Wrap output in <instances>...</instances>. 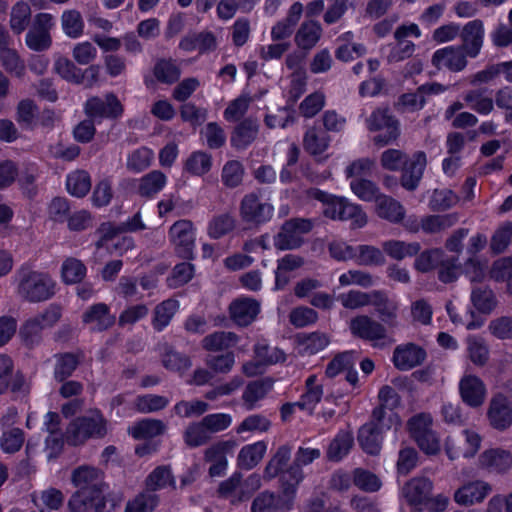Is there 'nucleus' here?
I'll return each mask as SVG.
<instances>
[{"label": "nucleus", "instance_id": "33", "mask_svg": "<svg viewBox=\"0 0 512 512\" xmlns=\"http://www.w3.org/2000/svg\"><path fill=\"white\" fill-rule=\"evenodd\" d=\"M331 142L330 136L321 128L312 126L306 130L303 136L304 150L314 156H322Z\"/></svg>", "mask_w": 512, "mask_h": 512}, {"label": "nucleus", "instance_id": "12", "mask_svg": "<svg viewBox=\"0 0 512 512\" xmlns=\"http://www.w3.org/2000/svg\"><path fill=\"white\" fill-rule=\"evenodd\" d=\"M84 112L93 120L117 118L123 113V106L115 94L107 93L104 98H89L84 104Z\"/></svg>", "mask_w": 512, "mask_h": 512}, {"label": "nucleus", "instance_id": "46", "mask_svg": "<svg viewBox=\"0 0 512 512\" xmlns=\"http://www.w3.org/2000/svg\"><path fill=\"white\" fill-rule=\"evenodd\" d=\"M31 22V8L26 2H17L10 12V28L19 35L26 30Z\"/></svg>", "mask_w": 512, "mask_h": 512}, {"label": "nucleus", "instance_id": "8", "mask_svg": "<svg viewBox=\"0 0 512 512\" xmlns=\"http://www.w3.org/2000/svg\"><path fill=\"white\" fill-rule=\"evenodd\" d=\"M169 241L177 255L183 259H192L195 247V228L187 219L173 223L168 231Z\"/></svg>", "mask_w": 512, "mask_h": 512}, {"label": "nucleus", "instance_id": "25", "mask_svg": "<svg viewBox=\"0 0 512 512\" xmlns=\"http://www.w3.org/2000/svg\"><path fill=\"white\" fill-rule=\"evenodd\" d=\"M425 358V350L413 343L399 345L393 352V363L401 371H407L422 364Z\"/></svg>", "mask_w": 512, "mask_h": 512}, {"label": "nucleus", "instance_id": "58", "mask_svg": "<svg viewBox=\"0 0 512 512\" xmlns=\"http://www.w3.org/2000/svg\"><path fill=\"white\" fill-rule=\"evenodd\" d=\"M245 169L238 160L227 161L221 171V181L227 188H236L242 184Z\"/></svg>", "mask_w": 512, "mask_h": 512}, {"label": "nucleus", "instance_id": "40", "mask_svg": "<svg viewBox=\"0 0 512 512\" xmlns=\"http://www.w3.org/2000/svg\"><path fill=\"white\" fill-rule=\"evenodd\" d=\"M166 182L163 172L153 170L140 178L137 192L142 197H153L164 188Z\"/></svg>", "mask_w": 512, "mask_h": 512}, {"label": "nucleus", "instance_id": "22", "mask_svg": "<svg viewBox=\"0 0 512 512\" xmlns=\"http://www.w3.org/2000/svg\"><path fill=\"white\" fill-rule=\"evenodd\" d=\"M115 320V316L111 314L109 306L105 303H96L82 314V322L92 331L97 332L111 328Z\"/></svg>", "mask_w": 512, "mask_h": 512}, {"label": "nucleus", "instance_id": "35", "mask_svg": "<svg viewBox=\"0 0 512 512\" xmlns=\"http://www.w3.org/2000/svg\"><path fill=\"white\" fill-rule=\"evenodd\" d=\"M266 451L267 444L264 441L244 445L237 455V466L244 470L253 469L264 458Z\"/></svg>", "mask_w": 512, "mask_h": 512}, {"label": "nucleus", "instance_id": "2", "mask_svg": "<svg viewBox=\"0 0 512 512\" xmlns=\"http://www.w3.org/2000/svg\"><path fill=\"white\" fill-rule=\"evenodd\" d=\"M17 294L30 303H39L51 299L56 292V282L46 272L21 269L18 272Z\"/></svg>", "mask_w": 512, "mask_h": 512}, {"label": "nucleus", "instance_id": "59", "mask_svg": "<svg viewBox=\"0 0 512 512\" xmlns=\"http://www.w3.org/2000/svg\"><path fill=\"white\" fill-rule=\"evenodd\" d=\"M457 221L456 214L427 215L422 217V231L427 234L438 233L453 226Z\"/></svg>", "mask_w": 512, "mask_h": 512}, {"label": "nucleus", "instance_id": "57", "mask_svg": "<svg viewBox=\"0 0 512 512\" xmlns=\"http://www.w3.org/2000/svg\"><path fill=\"white\" fill-rule=\"evenodd\" d=\"M471 301L473 306L482 313L491 312L496 305L494 294L486 285L473 286Z\"/></svg>", "mask_w": 512, "mask_h": 512}, {"label": "nucleus", "instance_id": "36", "mask_svg": "<svg viewBox=\"0 0 512 512\" xmlns=\"http://www.w3.org/2000/svg\"><path fill=\"white\" fill-rule=\"evenodd\" d=\"M179 47L187 52L197 50L199 53H206L216 49L217 40L212 32L205 31L185 36L180 41Z\"/></svg>", "mask_w": 512, "mask_h": 512}, {"label": "nucleus", "instance_id": "18", "mask_svg": "<svg viewBox=\"0 0 512 512\" xmlns=\"http://www.w3.org/2000/svg\"><path fill=\"white\" fill-rule=\"evenodd\" d=\"M71 481L78 490H84L90 494L97 493L104 487L103 472L89 465H82L74 469Z\"/></svg>", "mask_w": 512, "mask_h": 512}, {"label": "nucleus", "instance_id": "30", "mask_svg": "<svg viewBox=\"0 0 512 512\" xmlns=\"http://www.w3.org/2000/svg\"><path fill=\"white\" fill-rule=\"evenodd\" d=\"M483 37V22L479 19L468 22L461 33L463 51L471 58L476 57L481 50Z\"/></svg>", "mask_w": 512, "mask_h": 512}, {"label": "nucleus", "instance_id": "42", "mask_svg": "<svg viewBox=\"0 0 512 512\" xmlns=\"http://www.w3.org/2000/svg\"><path fill=\"white\" fill-rule=\"evenodd\" d=\"M54 376L58 381H64L75 371L83 358V353H63L55 356Z\"/></svg>", "mask_w": 512, "mask_h": 512}, {"label": "nucleus", "instance_id": "5", "mask_svg": "<svg viewBox=\"0 0 512 512\" xmlns=\"http://www.w3.org/2000/svg\"><path fill=\"white\" fill-rule=\"evenodd\" d=\"M54 26V18L49 13L35 15L32 25L25 37L26 46L35 52H43L52 46L51 29Z\"/></svg>", "mask_w": 512, "mask_h": 512}, {"label": "nucleus", "instance_id": "52", "mask_svg": "<svg viewBox=\"0 0 512 512\" xmlns=\"http://www.w3.org/2000/svg\"><path fill=\"white\" fill-rule=\"evenodd\" d=\"M31 496L36 506L42 505L49 510H59L65 501L63 492L54 487H49L40 492H34Z\"/></svg>", "mask_w": 512, "mask_h": 512}, {"label": "nucleus", "instance_id": "11", "mask_svg": "<svg viewBox=\"0 0 512 512\" xmlns=\"http://www.w3.org/2000/svg\"><path fill=\"white\" fill-rule=\"evenodd\" d=\"M237 442L234 439L219 440L208 446L204 451V460L210 463L208 473L211 477L225 474L228 466L227 454L234 451Z\"/></svg>", "mask_w": 512, "mask_h": 512}, {"label": "nucleus", "instance_id": "41", "mask_svg": "<svg viewBox=\"0 0 512 512\" xmlns=\"http://www.w3.org/2000/svg\"><path fill=\"white\" fill-rule=\"evenodd\" d=\"M383 431L374 428L373 425L364 424L358 432V442L362 449L371 455L380 452Z\"/></svg>", "mask_w": 512, "mask_h": 512}, {"label": "nucleus", "instance_id": "45", "mask_svg": "<svg viewBox=\"0 0 512 512\" xmlns=\"http://www.w3.org/2000/svg\"><path fill=\"white\" fill-rule=\"evenodd\" d=\"M66 187L71 195L84 197L91 189V177L85 170H75L67 175Z\"/></svg>", "mask_w": 512, "mask_h": 512}, {"label": "nucleus", "instance_id": "32", "mask_svg": "<svg viewBox=\"0 0 512 512\" xmlns=\"http://www.w3.org/2000/svg\"><path fill=\"white\" fill-rule=\"evenodd\" d=\"M463 100L467 107L480 115H488L494 110V100L486 88H476L466 91Z\"/></svg>", "mask_w": 512, "mask_h": 512}, {"label": "nucleus", "instance_id": "54", "mask_svg": "<svg viewBox=\"0 0 512 512\" xmlns=\"http://www.w3.org/2000/svg\"><path fill=\"white\" fill-rule=\"evenodd\" d=\"M291 457V447L289 445L280 446L271 457L264 469V478L271 480L282 472Z\"/></svg>", "mask_w": 512, "mask_h": 512}, {"label": "nucleus", "instance_id": "51", "mask_svg": "<svg viewBox=\"0 0 512 512\" xmlns=\"http://www.w3.org/2000/svg\"><path fill=\"white\" fill-rule=\"evenodd\" d=\"M155 78L164 84H173L180 78L181 70L173 59H160L153 68Z\"/></svg>", "mask_w": 512, "mask_h": 512}, {"label": "nucleus", "instance_id": "19", "mask_svg": "<svg viewBox=\"0 0 512 512\" xmlns=\"http://www.w3.org/2000/svg\"><path fill=\"white\" fill-rule=\"evenodd\" d=\"M433 489V483L426 477H415L405 484L403 494L415 512L422 511Z\"/></svg>", "mask_w": 512, "mask_h": 512}, {"label": "nucleus", "instance_id": "3", "mask_svg": "<svg viewBox=\"0 0 512 512\" xmlns=\"http://www.w3.org/2000/svg\"><path fill=\"white\" fill-rule=\"evenodd\" d=\"M108 432V421L99 410H90L75 418L67 427L65 439L68 444L77 446L90 438H103Z\"/></svg>", "mask_w": 512, "mask_h": 512}, {"label": "nucleus", "instance_id": "60", "mask_svg": "<svg viewBox=\"0 0 512 512\" xmlns=\"http://www.w3.org/2000/svg\"><path fill=\"white\" fill-rule=\"evenodd\" d=\"M159 504V496L155 493L141 492L129 500L124 512H153Z\"/></svg>", "mask_w": 512, "mask_h": 512}, {"label": "nucleus", "instance_id": "56", "mask_svg": "<svg viewBox=\"0 0 512 512\" xmlns=\"http://www.w3.org/2000/svg\"><path fill=\"white\" fill-rule=\"evenodd\" d=\"M212 167V157L204 151L192 152L184 163V169L195 176L205 175Z\"/></svg>", "mask_w": 512, "mask_h": 512}, {"label": "nucleus", "instance_id": "16", "mask_svg": "<svg viewBox=\"0 0 512 512\" xmlns=\"http://www.w3.org/2000/svg\"><path fill=\"white\" fill-rule=\"evenodd\" d=\"M489 424L496 430L504 431L512 425V408L503 393L495 394L487 410Z\"/></svg>", "mask_w": 512, "mask_h": 512}, {"label": "nucleus", "instance_id": "26", "mask_svg": "<svg viewBox=\"0 0 512 512\" xmlns=\"http://www.w3.org/2000/svg\"><path fill=\"white\" fill-rule=\"evenodd\" d=\"M323 34L321 24L313 19L304 20L294 36L297 48L308 53L320 41Z\"/></svg>", "mask_w": 512, "mask_h": 512}, {"label": "nucleus", "instance_id": "55", "mask_svg": "<svg viewBox=\"0 0 512 512\" xmlns=\"http://www.w3.org/2000/svg\"><path fill=\"white\" fill-rule=\"evenodd\" d=\"M399 423V417L393 410L378 405L373 409L371 419L366 425H373L374 428L384 432L393 426H398Z\"/></svg>", "mask_w": 512, "mask_h": 512}, {"label": "nucleus", "instance_id": "31", "mask_svg": "<svg viewBox=\"0 0 512 512\" xmlns=\"http://www.w3.org/2000/svg\"><path fill=\"white\" fill-rule=\"evenodd\" d=\"M259 124L256 119L246 118L240 122L231 135V145L237 150L246 149L257 138Z\"/></svg>", "mask_w": 512, "mask_h": 512}, {"label": "nucleus", "instance_id": "10", "mask_svg": "<svg viewBox=\"0 0 512 512\" xmlns=\"http://www.w3.org/2000/svg\"><path fill=\"white\" fill-rule=\"evenodd\" d=\"M349 330L354 337L372 342L375 345L387 338L385 325L365 314L351 318Z\"/></svg>", "mask_w": 512, "mask_h": 512}, {"label": "nucleus", "instance_id": "27", "mask_svg": "<svg viewBox=\"0 0 512 512\" xmlns=\"http://www.w3.org/2000/svg\"><path fill=\"white\" fill-rule=\"evenodd\" d=\"M401 175V185L406 190H415L423 176L427 165V157L423 151H417L413 154L409 163L406 162Z\"/></svg>", "mask_w": 512, "mask_h": 512}, {"label": "nucleus", "instance_id": "17", "mask_svg": "<svg viewBox=\"0 0 512 512\" xmlns=\"http://www.w3.org/2000/svg\"><path fill=\"white\" fill-rule=\"evenodd\" d=\"M478 466L489 473L505 474L512 468V454L502 448L487 449L479 455Z\"/></svg>", "mask_w": 512, "mask_h": 512}, {"label": "nucleus", "instance_id": "50", "mask_svg": "<svg viewBox=\"0 0 512 512\" xmlns=\"http://www.w3.org/2000/svg\"><path fill=\"white\" fill-rule=\"evenodd\" d=\"M237 342L238 336L235 333L219 331L204 337L202 346L207 351H220L235 346Z\"/></svg>", "mask_w": 512, "mask_h": 512}, {"label": "nucleus", "instance_id": "44", "mask_svg": "<svg viewBox=\"0 0 512 512\" xmlns=\"http://www.w3.org/2000/svg\"><path fill=\"white\" fill-rule=\"evenodd\" d=\"M329 344L326 334L313 332L298 338V350L302 355H314L322 351Z\"/></svg>", "mask_w": 512, "mask_h": 512}, {"label": "nucleus", "instance_id": "4", "mask_svg": "<svg viewBox=\"0 0 512 512\" xmlns=\"http://www.w3.org/2000/svg\"><path fill=\"white\" fill-rule=\"evenodd\" d=\"M312 222L304 218H293L285 221L274 237V246L279 250H293L303 243V235L310 232Z\"/></svg>", "mask_w": 512, "mask_h": 512}, {"label": "nucleus", "instance_id": "28", "mask_svg": "<svg viewBox=\"0 0 512 512\" xmlns=\"http://www.w3.org/2000/svg\"><path fill=\"white\" fill-rule=\"evenodd\" d=\"M274 380L272 378H262L249 382L242 393L243 406L247 411L258 407V403L265 399L272 390Z\"/></svg>", "mask_w": 512, "mask_h": 512}, {"label": "nucleus", "instance_id": "48", "mask_svg": "<svg viewBox=\"0 0 512 512\" xmlns=\"http://www.w3.org/2000/svg\"><path fill=\"white\" fill-rule=\"evenodd\" d=\"M383 251L393 259L402 260L416 255L420 251L418 242L407 243L400 240H388L382 245Z\"/></svg>", "mask_w": 512, "mask_h": 512}, {"label": "nucleus", "instance_id": "64", "mask_svg": "<svg viewBox=\"0 0 512 512\" xmlns=\"http://www.w3.org/2000/svg\"><path fill=\"white\" fill-rule=\"evenodd\" d=\"M490 277L498 282H507V288L512 294V257L496 260L491 267Z\"/></svg>", "mask_w": 512, "mask_h": 512}, {"label": "nucleus", "instance_id": "1", "mask_svg": "<svg viewBox=\"0 0 512 512\" xmlns=\"http://www.w3.org/2000/svg\"><path fill=\"white\" fill-rule=\"evenodd\" d=\"M310 198L322 203V213L331 220L351 221L354 229L364 227L368 222L367 214L361 206L350 202L344 197L328 194L319 189L308 191Z\"/></svg>", "mask_w": 512, "mask_h": 512}, {"label": "nucleus", "instance_id": "9", "mask_svg": "<svg viewBox=\"0 0 512 512\" xmlns=\"http://www.w3.org/2000/svg\"><path fill=\"white\" fill-rule=\"evenodd\" d=\"M288 484L281 478V494L270 491L259 493L251 504V512H283L292 508L296 493L286 491Z\"/></svg>", "mask_w": 512, "mask_h": 512}, {"label": "nucleus", "instance_id": "62", "mask_svg": "<svg viewBox=\"0 0 512 512\" xmlns=\"http://www.w3.org/2000/svg\"><path fill=\"white\" fill-rule=\"evenodd\" d=\"M350 188L359 199L366 202H376L382 194L374 182L363 178L352 180Z\"/></svg>", "mask_w": 512, "mask_h": 512}, {"label": "nucleus", "instance_id": "43", "mask_svg": "<svg viewBox=\"0 0 512 512\" xmlns=\"http://www.w3.org/2000/svg\"><path fill=\"white\" fill-rule=\"evenodd\" d=\"M166 425L158 419H144L129 428V434L135 439L153 438L164 433Z\"/></svg>", "mask_w": 512, "mask_h": 512}, {"label": "nucleus", "instance_id": "63", "mask_svg": "<svg viewBox=\"0 0 512 512\" xmlns=\"http://www.w3.org/2000/svg\"><path fill=\"white\" fill-rule=\"evenodd\" d=\"M183 439L187 446L195 448L208 443L211 436L200 420L198 422H192L186 427L183 433Z\"/></svg>", "mask_w": 512, "mask_h": 512}, {"label": "nucleus", "instance_id": "7", "mask_svg": "<svg viewBox=\"0 0 512 512\" xmlns=\"http://www.w3.org/2000/svg\"><path fill=\"white\" fill-rule=\"evenodd\" d=\"M321 451L318 448L299 447L295 453L293 463L282 473L281 478L288 484L286 491L296 493L299 484L304 479L303 466L311 464L320 458Z\"/></svg>", "mask_w": 512, "mask_h": 512}, {"label": "nucleus", "instance_id": "47", "mask_svg": "<svg viewBox=\"0 0 512 512\" xmlns=\"http://www.w3.org/2000/svg\"><path fill=\"white\" fill-rule=\"evenodd\" d=\"M178 308L179 303L174 299H167L158 304L154 309L152 320L153 328L157 331H162L169 325Z\"/></svg>", "mask_w": 512, "mask_h": 512}, {"label": "nucleus", "instance_id": "21", "mask_svg": "<svg viewBox=\"0 0 512 512\" xmlns=\"http://www.w3.org/2000/svg\"><path fill=\"white\" fill-rule=\"evenodd\" d=\"M492 492V486L485 481L469 482L454 493V500L459 505L471 506L481 503Z\"/></svg>", "mask_w": 512, "mask_h": 512}, {"label": "nucleus", "instance_id": "38", "mask_svg": "<svg viewBox=\"0 0 512 512\" xmlns=\"http://www.w3.org/2000/svg\"><path fill=\"white\" fill-rule=\"evenodd\" d=\"M0 64L3 69L16 78H23L26 74V63L14 48H6L0 51Z\"/></svg>", "mask_w": 512, "mask_h": 512}, {"label": "nucleus", "instance_id": "49", "mask_svg": "<svg viewBox=\"0 0 512 512\" xmlns=\"http://www.w3.org/2000/svg\"><path fill=\"white\" fill-rule=\"evenodd\" d=\"M86 272L84 263L74 257L66 258L61 266V278L66 284L80 283L85 278Z\"/></svg>", "mask_w": 512, "mask_h": 512}, {"label": "nucleus", "instance_id": "20", "mask_svg": "<svg viewBox=\"0 0 512 512\" xmlns=\"http://www.w3.org/2000/svg\"><path fill=\"white\" fill-rule=\"evenodd\" d=\"M459 392L462 401L470 407H480L486 398V386L477 376L466 374L459 382Z\"/></svg>", "mask_w": 512, "mask_h": 512}, {"label": "nucleus", "instance_id": "34", "mask_svg": "<svg viewBox=\"0 0 512 512\" xmlns=\"http://www.w3.org/2000/svg\"><path fill=\"white\" fill-rule=\"evenodd\" d=\"M376 214L391 223H399L405 218V208L394 198L381 194L375 202Z\"/></svg>", "mask_w": 512, "mask_h": 512}, {"label": "nucleus", "instance_id": "6", "mask_svg": "<svg viewBox=\"0 0 512 512\" xmlns=\"http://www.w3.org/2000/svg\"><path fill=\"white\" fill-rule=\"evenodd\" d=\"M239 214L244 223L260 226L272 219L274 207L255 193H249L240 202Z\"/></svg>", "mask_w": 512, "mask_h": 512}, {"label": "nucleus", "instance_id": "15", "mask_svg": "<svg viewBox=\"0 0 512 512\" xmlns=\"http://www.w3.org/2000/svg\"><path fill=\"white\" fill-rule=\"evenodd\" d=\"M26 394L28 385L20 372H14L13 362L7 355H0V394L6 392Z\"/></svg>", "mask_w": 512, "mask_h": 512}, {"label": "nucleus", "instance_id": "23", "mask_svg": "<svg viewBox=\"0 0 512 512\" xmlns=\"http://www.w3.org/2000/svg\"><path fill=\"white\" fill-rule=\"evenodd\" d=\"M463 436V445H457L455 439L451 437L447 438L445 443V450L451 460L457 459L460 456L470 458L478 452L481 445L480 435L472 430H464Z\"/></svg>", "mask_w": 512, "mask_h": 512}, {"label": "nucleus", "instance_id": "39", "mask_svg": "<svg viewBox=\"0 0 512 512\" xmlns=\"http://www.w3.org/2000/svg\"><path fill=\"white\" fill-rule=\"evenodd\" d=\"M354 443L350 431H340L328 446L326 456L328 460L338 462L342 460L351 450Z\"/></svg>", "mask_w": 512, "mask_h": 512}, {"label": "nucleus", "instance_id": "29", "mask_svg": "<svg viewBox=\"0 0 512 512\" xmlns=\"http://www.w3.org/2000/svg\"><path fill=\"white\" fill-rule=\"evenodd\" d=\"M231 319L239 326H248L260 312V304L252 298H239L229 307Z\"/></svg>", "mask_w": 512, "mask_h": 512}, {"label": "nucleus", "instance_id": "37", "mask_svg": "<svg viewBox=\"0 0 512 512\" xmlns=\"http://www.w3.org/2000/svg\"><path fill=\"white\" fill-rule=\"evenodd\" d=\"M146 491L153 493L165 488H176V481L169 466L156 467L145 480Z\"/></svg>", "mask_w": 512, "mask_h": 512}, {"label": "nucleus", "instance_id": "14", "mask_svg": "<svg viewBox=\"0 0 512 512\" xmlns=\"http://www.w3.org/2000/svg\"><path fill=\"white\" fill-rule=\"evenodd\" d=\"M466 56L468 55L462 47L447 46L433 53L431 63L437 70L447 69L451 72H460L467 66Z\"/></svg>", "mask_w": 512, "mask_h": 512}, {"label": "nucleus", "instance_id": "61", "mask_svg": "<svg viewBox=\"0 0 512 512\" xmlns=\"http://www.w3.org/2000/svg\"><path fill=\"white\" fill-rule=\"evenodd\" d=\"M235 225H236L235 218L228 213H224V214L214 216L210 220V222L208 224L207 232L211 238L219 239V238L227 235L231 231H233L235 228Z\"/></svg>", "mask_w": 512, "mask_h": 512}, {"label": "nucleus", "instance_id": "24", "mask_svg": "<svg viewBox=\"0 0 512 512\" xmlns=\"http://www.w3.org/2000/svg\"><path fill=\"white\" fill-rule=\"evenodd\" d=\"M303 13V4L300 2H294L285 18L277 21L271 27V40L285 42L294 32L295 26L298 24Z\"/></svg>", "mask_w": 512, "mask_h": 512}, {"label": "nucleus", "instance_id": "53", "mask_svg": "<svg viewBox=\"0 0 512 512\" xmlns=\"http://www.w3.org/2000/svg\"><path fill=\"white\" fill-rule=\"evenodd\" d=\"M323 396L322 385L317 383V377L310 375L306 379V392L302 395L297 405L300 409L312 412L317 403L320 402Z\"/></svg>", "mask_w": 512, "mask_h": 512}, {"label": "nucleus", "instance_id": "13", "mask_svg": "<svg viewBox=\"0 0 512 512\" xmlns=\"http://www.w3.org/2000/svg\"><path fill=\"white\" fill-rule=\"evenodd\" d=\"M370 305L374 307L379 319L388 327L398 326V301L384 290H372Z\"/></svg>", "mask_w": 512, "mask_h": 512}]
</instances>
